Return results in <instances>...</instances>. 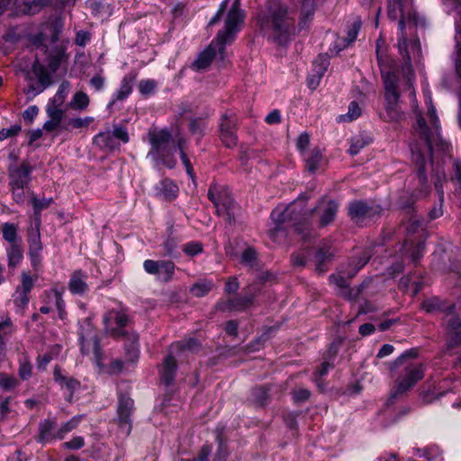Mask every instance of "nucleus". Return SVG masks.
Masks as SVG:
<instances>
[{"label":"nucleus","mask_w":461,"mask_h":461,"mask_svg":"<svg viewBox=\"0 0 461 461\" xmlns=\"http://www.w3.org/2000/svg\"><path fill=\"white\" fill-rule=\"evenodd\" d=\"M323 203L324 200H321L318 206L309 209L306 199L300 196L285 207L277 206L271 212L274 227L268 230L270 239L277 240L285 237L288 229L293 228L304 241H310L314 238L311 229L313 214Z\"/></svg>","instance_id":"1"},{"label":"nucleus","mask_w":461,"mask_h":461,"mask_svg":"<svg viewBox=\"0 0 461 461\" xmlns=\"http://www.w3.org/2000/svg\"><path fill=\"white\" fill-rule=\"evenodd\" d=\"M240 5V0L233 1L224 19L223 29L218 32L209 47L200 53L192 65L194 69L200 71L207 68L216 55H219L221 60L224 59L225 46L234 41L244 23L245 14Z\"/></svg>","instance_id":"2"},{"label":"nucleus","mask_w":461,"mask_h":461,"mask_svg":"<svg viewBox=\"0 0 461 461\" xmlns=\"http://www.w3.org/2000/svg\"><path fill=\"white\" fill-rule=\"evenodd\" d=\"M258 24L263 35L279 45L286 44L294 33L293 21L284 5L270 6L268 14L258 18Z\"/></svg>","instance_id":"3"},{"label":"nucleus","mask_w":461,"mask_h":461,"mask_svg":"<svg viewBox=\"0 0 461 461\" xmlns=\"http://www.w3.org/2000/svg\"><path fill=\"white\" fill-rule=\"evenodd\" d=\"M104 332L114 339L125 338V350L130 361L139 358V335L125 329L130 324V317L124 310H110L103 318Z\"/></svg>","instance_id":"4"},{"label":"nucleus","mask_w":461,"mask_h":461,"mask_svg":"<svg viewBox=\"0 0 461 461\" xmlns=\"http://www.w3.org/2000/svg\"><path fill=\"white\" fill-rule=\"evenodd\" d=\"M176 133L174 136L167 129H150L148 132L149 141L151 145L149 156L154 159H160L161 163L169 169L176 166V159L173 157L176 150Z\"/></svg>","instance_id":"5"},{"label":"nucleus","mask_w":461,"mask_h":461,"mask_svg":"<svg viewBox=\"0 0 461 461\" xmlns=\"http://www.w3.org/2000/svg\"><path fill=\"white\" fill-rule=\"evenodd\" d=\"M80 350L83 355L93 354L95 364L102 367L103 351L100 341L91 318H85L79 322L78 329Z\"/></svg>","instance_id":"6"},{"label":"nucleus","mask_w":461,"mask_h":461,"mask_svg":"<svg viewBox=\"0 0 461 461\" xmlns=\"http://www.w3.org/2000/svg\"><path fill=\"white\" fill-rule=\"evenodd\" d=\"M134 410L133 399H131L129 394L119 392L116 407V423L120 432L126 438L130 436L132 429V415Z\"/></svg>","instance_id":"7"},{"label":"nucleus","mask_w":461,"mask_h":461,"mask_svg":"<svg viewBox=\"0 0 461 461\" xmlns=\"http://www.w3.org/2000/svg\"><path fill=\"white\" fill-rule=\"evenodd\" d=\"M423 364H410L404 367L396 379L395 390L391 393L393 398L404 393L424 377Z\"/></svg>","instance_id":"8"},{"label":"nucleus","mask_w":461,"mask_h":461,"mask_svg":"<svg viewBox=\"0 0 461 461\" xmlns=\"http://www.w3.org/2000/svg\"><path fill=\"white\" fill-rule=\"evenodd\" d=\"M348 212L350 219L357 224H364L381 216L383 208L375 203L355 200L348 203Z\"/></svg>","instance_id":"9"},{"label":"nucleus","mask_w":461,"mask_h":461,"mask_svg":"<svg viewBox=\"0 0 461 461\" xmlns=\"http://www.w3.org/2000/svg\"><path fill=\"white\" fill-rule=\"evenodd\" d=\"M387 15L393 21L400 18L398 25L401 32L404 30L406 22L417 24L416 12L411 0H390Z\"/></svg>","instance_id":"10"},{"label":"nucleus","mask_w":461,"mask_h":461,"mask_svg":"<svg viewBox=\"0 0 461 461\" xmlns=\"http://www.w3.org/2000/svg\"><path fill=\"white\" fill-rule=\"evenodd\" d=\"M439 129L438 117H418L415 131L425 140L429 150H431L432 145L439 140Z\"/></svg>","instance_id":"11"},{"label":"nucleus","mask_w":461,"mask_h":461,"mask_svg":"<svg viewBox=\"0 0 461 461\" xmlns=\"http://www.w3.org/2000/svg\"><path fill=\"white\" fill-rule=\"evenodd\" d=\"M34 286V279L27 272H22L21 284L16 287L13 294V302L16 308V312L21 314L24 313V310L30 302V293Z\"/></svg>","instance_id":"12"},{"label":"nucleus","mask_w":461,"mask_h":461,"mask_svg":"<svg viewBox=\"0 0 461 461\" xmlns=\"http://www.w3.org/2000/svg\"><path fill=\"white\" fill-rule=\"evenodd\" d=\"M384 105L388 113L400 112V94L397 90V77L388 72L384 77Z\"/></svg>","instance_id":"13"},{"label":"nucleus","mask_w":461,"mask_h":461,"mask_svg":"<svg viewBox=\"0 0 461 461\" xmlns=\"http://www.w3.org/2000/svg\"><path fill=\"white\" fill-rule=\"evenodd\" d=\"M32 171L33 167L28 161H23L20 165L9 167V186L27 187L32 181Z\"/></svg>","instance_id":"14"},{"label":"nucleus","mask_w":461,"mask_h":461,"mask_svg":"<svg viewBox=\"0 0 461 461\" xmlns=\"http://www.w3.org/2000/svg\"><path fill=\"white\" fill-rule=\"evenodd\" d=\"M255 294L247 293L244 295L220 300L215 308L220 312H243L252 306Z\"/></svg>","instance_id":"15"},{"label":"nucleus","mask_w":461,"mask_h":461,"mask_svg":"<svg viewBox=\"0 0 461 461\" xmlns=\"http://www.w3.org/2000/svg\"><path fill=\"white\" fill-rule=\"evenodd\" d=\"M69 83L64 81L60 84L56 95L47 106L48 115H62L65 112L64 103L69 91Z\"/></svg>","instance_id":"16"},{"label":"nucleus","mask_w":461,"mask_h":461,"mask_svg":"<svg viewBox=\"0 0 461 461\" xmlns=\"http://www.w3.org/2000/svg\"><path fill=\"white\" fill-rule=\"evenodd\" d=\"M234 117H222L220 123V132L222 143L228 147L232 148L237 144L236 122Z\"/></svg>","instance_id":"17"},{"label":"nucleus","mask_w":461,"mask_h":461,"mask_svg":"<svg viewBox=\"0 0 461 461\" xmlns=\"http://www.w3.org/2000/svg\"><path fill=\"white\" fill-rule=\"evenodd\" d=\"M156 196L158 198L171 202L178 195V186L169 178L161 180L155 187Z\"/></svg>","instance_id":"18"},{"label":"nucleus","mask_w":461,"mask_h":461,"mask_svg":"<svg viewBox=\"0 0 461 461\" xmlns=\"http://www.w3.org/2000/svg\"><path fill=\"white\" fill-rule=\"evenodd\" d=\"M330 280L340 290L339 294L348 300H356L362 291V286L357 287L356 291L350 289L348 280L341 275H331Z\"/></svg>","instance_id":"19"},{"label":"nucleus","mask_w":461,"mask_h":461,"mask_svg":"<svg viewBox=\"0 0 461 461\" xmlns=\"http://www.w3.org/2000/svg\"><path fill=\"white\" fill-rule=\"evenodd\" d=\"M87 275L82 270L75 271L68 282V290L72 294L84 295L88 290Z\"/></svg>","instance_id":"20"},{"label":"nucleus","mask_w":461,"mask_h":461,"mask_svg":"<svg viewBox=\"0 0 461 461\" xmlns=\"http://www.w3.org/2000/svg\"><path fill=\"white\" fill-rule=\"evenodd\" d=\"M56 422L49 419L41 420L39 424V435L37 441L46 443L58 438Z\"/></svg>","instance_id":"21"},{"label":"nucleus","mask_w":461,"mask_h":461,"mask_svg":"<svg viewBox=\"0 0 461 461\" xmlns=\"http://www.w3.org/2000/svg\"><path fill=\"white\" fill-rule=\"evenodd\" d=\"M32 71L34 75L38 77L39 82L41 83V86L39 89L34 88V86H31L27 90L26 94L28 95H36L41 93L46 86L50 85V76L46 71L45 68L41 65L38 61H36L32 66Z\"/></svg>","instance_id":"22"},{"label":"nucleus","mask_w":461,"mask_h":461,"mask_svg":"<svg viewBox=\"0 0 461 461\" xmlns=\"http://www.w3.org/2000/svg\"><path fill=\"white\" fill-rule=\"evenodd\" d=\"M54 380L61 388H67L70 393V397L76 390L80 387V383L72 376H68L62 374L61 368L56 366L53 372Z\"/></svg>","instance_id":"23"},{"label":"nucleus","mask_w":461,"mask_h":461,"mask_svg":"<svg viewBox=\"0 0 461 461\" xmlns=\"http://www.w3.org/2000/svg\"><path fill=\"white\" fill-rule=\"evenodd\" d=\"M176 368H177L176 361L174 358V357H172L171 355L167 356L164 359L162 370L160 372L161 381L166 385H170L173 383V381L175 379Z\"/></svg>","instance_id":"24"},{"label":"nucleus","mask_w":461,"mask_h":461,"mask_svg":"<svg viewBox=\"0 0 461 461\" xmlns=\"http://www.w3.org/2000/svg\"><path fill=\"white\" fill-rule=\"evenodd\" d=\"M87 6L94 16L104 19L112 15L111 5L103 0H89Z\"/></svg>","instance_id":"25"},{"label":"nucleus","mask_w":461,"mask_h":461,"mask_svg":"<svg viewBox=\"0 0 461 461\" xmlns=\"http://www.w3.org/2000/svg\"><path fill=\"white\" fill-rule=\"evenodd\" d=\"M40 228L41 225L34 224V226H31L27 230L29 252L42 251L43 249Z\"/></svg>","instance_id":"26"},{"label":"nucleus","mask_w":461,"mask_h":461,"mask_svg":"<svg viewBox=\"0 0 461 461\" xmlns=\"http://www.w3.org/2000/svg\"><path fill=\"white\" fill-rule=\"evenodd\" d=\"M8 267L15 268L23 258V249L22 243L9 245L6 249Z\"/></svg>","instance_id":"27"},{"label":"nucleus","mask_w":461,"mask_h":461,"mask_svg":"<svg viewBox=\"0 0 461 461\" xmlns=\"http://www.w3.org/2000/svg\"><path fill=\"white\" fill-rule=\"evenodd\" d=\"M334 256L333 250H331V248L330 246H322L318 249L314 260L316 264V270L319 273L325 272V268L323 267L324 264L326 262H329L332 259Z\"/></svg>","instance_id":"28"},{"label":"nucleus","mask_w":461,"mask_h":461,"mask_svg":"<svg viewBox=\"0 0 461 461\" xmlns=\"http://www.w3.org/2000/svg\"><path fill=\"white\" fill-rule=\"evenodd\" d=\"M94 142L103 149L113 151L118 149V145L111 131L100 132L95 135Z\"/></svg>","instance_id":"29"},{"label":"nucleus","mask_w":461,"mask_h":461,"mask_svg":"<svg viewBox=\"0 0 461 461\" xmlns=\"http://www.w3.org/2000/svg\"><path fill=\"white\" fill-rule=\"evenodd\" d=\"M315 12V0H302V11L299 22L301 29L306 27L308 22L312 21Z\"/></svg>","instance_id":"30"},{"label":"nucleus","mask_w":461,"mask_h":461,"mask_svg":"<svg viewBox=\"0 0 461 461\" xmlns=\"http://www.w3.org/2000/svg\"><path fill=\"white\" fill-rule=\"evenodd\" d=\"M338 212V203L334 200H329L325 206L324 210L320 217V226L325 227L331 223L337 214Z\"/></svg>","instance_id":"31"},{"label":"nucleus","mask_w":461,"mask_h":461,"mask_svg":"<svg viewBox=\"0 0 461 461\" xmlns=\"http://www.w3.org/2000/svg\"><path fill=\"white\" fill-rule=\"evenodd\" d=\"M53 203L52 198H41L38 199L34 195L32 197V204L34 214V224L41 225V212L44 209L49 208Z\"/></svg>","instance_id":"32"},{"label":"nucleus","mask_w":461,"mask_h":461,"mask_svg":"<svg viewBox=\"0 0 461 461\" xmlns=\"http://www.w3.org/2000/svg\"><path fill=\"white\" fill-rule=\"evenodd\" d=\"M2 233L4 240L9 245L22 243V240L18 236V226L16 224L5 222L2 226Z\"/></svg>","instance_id":"33"},{"label":"nucleus","mask_w":461,"mask_h":461,"mask_svg":"<svg viewBox=\"0 0 461 461\" xmlns=\"http://www.w3.org/2000/svg\"><path fill=\"white\" fill-rule=\"evenodd\" d=\"M421 308L429 313L435 312H443L447 311L448 314L452 313L454 311V305H450L447 308H444L442 303L438 297H431L427 300H425L422 304Z\"/></svg>","instance_id":"34"},{"label":"nucleus","mask_w":461,"mask_h":461,"mask_svg":"<svg viewBox=\"0 0 461 461\" xmlns=\"http://www.w3.org/2000/svg\"><path fill=\"white\" fill-rule=\"evenodd\" d=\"M411 149L413 157L415 158L416 165L418 166L417 176L419 183L421 186H425L428 183L427 176L425 173V157L420 151H415L414 148L411 147Z\"/></svg>","instance_id":"35"},{"label":"nucleus","mask_w":461,"mask_h":461,"mask_svg":"<svg viewBox=\"0 0 461 461\" xmlns=\"http://www.w3.org/2000/svg\"><path fill=\"white\" fill-rule=\"evenodd\" d=\"M175 142H176V149H178L180 152L181 160L186 169L187 174L193 177V167H192L191 162L188 159L187 155L185 151V142H186L185 138L183 136H181L180 134H177L176 136Z\"/></svg>","instance_id":"36"},{"label":"nucleus","mask_w":461,"mask_h":461,"mask_svg":"<svg viewBox=\"0 0 461 461\" xmlns=\"http://www.w3.org/2000/svg\"><path fill=\"white\" fill-rule=\"evenodd\" d=\"M175 269L176 266L174 262L170 260H162L158 278L164 283L171 281L175 274Z\"/></svg>","instance_id":"37"},{"label":"nucleus","mask_w":461,"mask_h":461,"mask_svg":"<svg viewBox=\"0 0 461 461\" xmlns=\"http://www.w3.org/2000/svg\"><path fill=\"white\" fill-rule=\"evenodd\" d=\"M41 300L44 304L54 303L57 306L59 302L63 301L62 293L56 288L46 290L41 295Z\"/></svg>","instance_id":"38"},{"label":"nucleus","mask_w":461,"mask_h":461,"mask_svg":"<svg viewBox=\"0 0 461 461\" xmlns=\"http://www.w3.org/2000/svg\"><path fill=\"white\" fill-rule=\"evenodd\" d=\"M67 55L63 49H57L54 53L48 58V67L52 72H56L61 62L66 59Z\"/></svg>","instance_id":"39"},{"label":"nucleus","mask_w":461,"mask_h":461,"mask_svg":"<svg viewBox=\"0 0 461 461\" xmlns=\"http://www.w3.org/2000/svg\"><path fill=\"white\" fill-rule=\"evenodd\" d=\"M88 104L89 99L87 95L83 92H77L68 106L77 111H82L87 107Z\"/></svg>","instance_id":"40"},{"label":"nucleus","mask_w":461,"mask_h":461,"mask_svg":"<svg viewBox=\"0 0 461 461\" xmlns=\"http://www.w3.org/2000/svg\"><path fill=\"white\" fill-rule=\"evenodd\" d=\"M172 348L179 351L194 352L197 351L201 348V343L196 339L189 338L188 339H184L174 344Z\"/></svg>","instance_id":"41"},{"label":"nucleus","mask_w":461,"mask_h":461,"mask_svg":"<svg viewBox=\"0 0 461 461\" xmlns=\"http://www.w3.org/2000/svg\"><path fill=\"white\" fill-rule=\"evenodd\" d=\"M372 141L370 138H364L362 135L355 136L351 139L350 147L348 153L355 156L360 152V150Z\"/></svg>","instance_id":"42"},{"label":"nucleus","mask_w":461,"mask_h":461,"mask_svg":"<svg viewBox=\"0 0 461 461\" xmlns=\"http://www.w3.org/2000/svg\"><path fill=\"white\" fill-rule=\"evenodd\" d=\"M330 65V59L327 54H321L313 62V74H317L320 77H323L327 68Z\"/></svg>","instance_id":"43"},{"label":"nucleus","mask_w":461,"mask_h":461,"mask_svg":"<svg viewBox=\"0 0 461 461\" xmlns=\"http://www.w3.org/2000/svg\"><path fill=\"white\" fill-rule=\"evenodd\" d=\"M268 391L267 386H257L251 391L252 400L258 405L264 406L268 400Z\"/></svg>","instance_id":"44"},{"label":"nucleus","mask_w":461,"mask_h":461,"mask_svg":"<svg viewBox=\"0 0 461 461\" xmlns=\"http://www.w3.org/2000/svg\"><path fill=\"white\" fill-rule=\"evenodd\" d=\"M65 131H72L74 129H80L83 127H87L91 122V120L87 117H70V119L63 120Z\"/></svg>","instance_id":"45"},{"label":"nucleus","mask_w":461,"mask_h":461,"mask_svg":"<svg viewBox=\"0 0 461 461\" xmlns=\"http://www.w3.org/2000/svg\"><path fill=\"white\" fill-rule=\"evenodd\" d=\"M321 153L319 149H313L308 157L304 158L309 171L315 172L321 160Z\"/></svg>","instance_id":"46"},{"label":"nucleus","mask_w":461,"mask_h":461,"mask_svg":"<svg viewBox=\"0 0 461 461\" xmlns=\"http://www.w3.org/2000/svg\"><path fill=\"white\" fill-rule=\"evenodd\" d=\"M362 23L360 20L355 21L348 28L347 32V38L341 39L342 48L348 47L350 43L354 42L357 37V34L361 29Z\"/></svg>","instance_id":"47"},{"label":"nucleus","mask_w":461,"mask_h":461,"mask_svg":"<svg viewBox=\"0 0 461 461\" xmlns=\"http://www.w3.org/2000/svg\"><path fill=\"white\" fill-rule=\"evenodd\" d=\"M212 283L210 281H203L199 283L194 284L191 288L190 292L195 296V297H203L206 295L212 289Z\"/></svg>","instance_id":"48"},{"label":"nucleus","mask_w":461,"mask_h":461,"mask_svg":"<svg viewBox=\"0 0 461 461\" xmlns=\"http://www.w3.org/2000/svg\"><path fill=\"white\" fill-rule=\"evenodd\" d=\"M65 119H70V117H50V119L43 124V129L47 131H65V125L63 122V120Z\"/></svg>","instance_id":"49"},{"label":"nucleus","mask_w":461,"mask_h":461,"mask_svg":"<svg viewBox=\"0 0 461 461\" xmlns=\"http://www.w3.org/2000/svg\"><path fill=\"white\" fill-rule=\"evenodd\" d=\"M19 384L18 379L13 375L0 372V389L5 392L12 391Z\"/></svg>","instance_id":"50"},{"label":"nucleus","mask_w":461,"mask_h":461,"mask_svg":"<svg viewBox=\"0 0 461 461\" xmlns=\"http://www.w3.org/2000/svg\"><path fill=\"white\" fill-rule=\"evenodd\" d=\"M132 81L133 77H123L120 89L117 91L116 98L118 100H123L125 99L132 90Z\"/></svg>","instance_id":"51"},{"label":"nucleus","mask_w":461,"mask_h":461,"mask_svg":"<svg viewBox=\"0 0 461 461\" xmlns=\"http://www.w3.org/2000/svg\"><path fill=\"white\" fill-rule=\"evenodd\" d=\"M50 0H32L25 4L23 12L27 14H35L39 13L41 8L47 5Z\"/></svg>","instance_id":"52"},{"label":"nucleus","mask_w":461,"mask_h":461,"mask_svg":"<svg viewBox=\"0 0 461 461\" xmlns=\"http://www.w3.org/2000/svg\"><path fill=\"white\" fill-rule=\"evenodd\" d=\"M223 190H219L216 185H212L208 190V198L213 203L217 212L221 213V197Z\"/></svg>","instance_id":"53"},{"label":"nucleus","mask_w":461,"mask_h":461,"mask_svg":"<svg viewBox=\"0 0 461 461\" xmlns=\"http://www.w3.org/2000/svg\"><path fill=\"white\" fill-rule=\"evenodd\" d=\"M233 206V199L225 192V190H223L221 197V213L225 212L230 221L231 217L230 211L232 210Z\"/></svg>","instance_id":"54"},{"label":"nucleus","mask_w":461,"mask_h":461,"mask_svg":"<svg viewBox=\"0 0 461 461\" xmlns=\"http://www.w3.org/2000/svg\"><path fill=\"white\" fill-rule=\"evenodd\" d=\"M203 250V246L199 241H191L184 245L183 251L190 256L194 257L198 254H201Z\"/></svg>","instance_id":"55"},{"label":"nucleus","mask_w":461,"mask_h":461,"mask_svg":"<svg viewBox=\"0 0 461 461\" xmlns=\"http://www.w3.org/2000/svg\"><path fill=\"white\" fill-rule=\"evenodd\" d=\"M79 422V419L77 417L72 418L70 420L64 423L59 429L57 430L58 439H62L68 432L71 431L75 428H77Z\"/></svg>","instance_id":"56"},{"label":"nucleus","mask_w":461,"mask_h":461,"mask_svg":"<svg viewBox=\"0 0 461 461\" xmlns=\"http://www.w3.org/2000/svg\"><path fill=\"white\" fill-rule=\"evenodd\" d=\"M241 263L249 267H254L257 264V253L252 248L246 249L241 253Z\"/></svg>","instance_id":"57"},{"label":"nucleus","mask_w":461,"mask_h":461,"mask_svg":"<svg viewBox=\"0 0 461 461\" xmlns=\"http://www.w3.org/2000/svg\"><path fill=\"white\" fill-rule=\"evenodd\" d=\"M32 366L27 357L20 360L19 375L23 380H27L32 375Z\"/></svg>","instance_id":"58"},{"label":"nucleus","mask_w":461,"mask_h":461,"mask_svg":"<svg viewBox=\"0 0 461 461\" xmlns=\"http://www.w3.org/2000/svg\"><path fill=\"white\" fill-rule=\"evenodd\" d=\"M22 131V126L19 123H15L9 128H4L0 131V140L14 137L18 135Z\"/></svg>","instance_id":"59"},{"label":"nucleus","mask_w":461,"mask_h":461,"mask_svg":"<svg viewBox=\"0 0 461 461\" xmlns=\"http://www.w3.org/2000/svg\"><path fill=\"white\" fill-rule=\"evenodd\" d=\"M157 82L155 80L148 79L141 80L139 83V90L143 95H148L154 93L157 88Z\"/></svg>","instance_id":"60"},{"label":"nucleus","mask_w":461,"mask_h":461,"mask_svg":"<svg viewBox=\"0 0 461 461\" xmlns=\"http://www.w3.org/2000/svg\"><path fill=\"white\" fill-rule=\"evenodd\" d=\"M114 140H118L122 143H128L130 140L129 133L127 129L122 125H114L112 131Z\"/></svg>","instance_id":"61"},{"label":"nucleus","mask_w":461,"mask_h":461,"mask_svg":"<svg viewBox=\"0 0 461 461\" xmlns=\"http://www.w3.org/2000/svg\"><path fill=\"white\" fill-rule=\"evenodd\" d=\"M418 356V350L416 348H411L402 353L391 364V369H395L400 366L406 358H415Z\"/></svg>","instance_id":"62"},{"label":"nucleus","mask_w":461,"mask_h":461,"mask_svg":"<svg viewBox=\"0 0 461 461\" xmlns=\"http://www.w3.org/2000/svg\"><path fill=\"white\" fill-rule=\"evenodd\" d=\"M161 263L162 260L147 259L143 262V268L148 274L158 276Z\"/></svg>","instance_id":"63"},{"label":"nucleus","mask_w":461,"mask_h":461,"mask_svg":"<svg viewBox=\"0 0 461 461\" xmlns=\"http://www.w3.org/2000/svg\"><path fill=\"white\" fill-rule=\"evenodd\" d=\"M11 396H0V420H5L7 417V415L11 412Z\"/></svg>","instance_id":"64"}]
</instances>
